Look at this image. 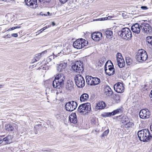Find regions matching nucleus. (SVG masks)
Here are the masks:
<instances>
[{
  "label": "nucleus",
  "mask_w": 152,
  "mask_h": 152,
  "mask_svg": "<svg viewBox=\"0 0 152 152\" xmlns=\"http://www.w3.org/2000/svg\"><path fill=\"white\" fill-rule=\"evenodd\" d=\"M65 76L62 73L58 74L55 77L53 83V87L57 89L62 88L64 85Z\"/></svg>",
  "instance_id": "obj_1"
},
{
  "label": "nucleus",
  "mask_w": 152,
  "mask_h": 152,
  "mask_svg": "<svg viewBox=\"0 0 152 152\" xmlns=\"http://www.w3.org/2000/svg\"><path fill=\"white\" fill-rule=\"evenodd\" d=\"M118 34L120 37L127 40L131 39L132 37V32L128 28H123L118 32Z\"/></svg>",
  "instance_id": "obj_2"
},
{
  "label": "nucleus",
  "mask_w": 152,
  "mask_h": 152,
  "mask_svg": "<svg viewBox=\"0 0 152 152\" xmlns=\"http://www.w3.org/2000/svg\"><path fill=\"white\" fill-rule=\"evenodd\" d=\"M91 110V104L89 103H84L80 105L77 109L78 112L85 115Z\"/></svg>",
  "instance_id": "obj_3"
},
{
  "label": "nucleus",
  "mask_w": 152,
  "mask_h": 152,
  "mask_svg": "<svg viewBox=\"0 0 152 152\" xmlns=\"http://www.w3.org/2000/svg\"><path fill=\"white\" fill-rule=\"evenodd\" d=\"M147 58V54L145 50L142 49L138 50L136 56V58L137 61L139 62L145 61Z\"/></svg>",
  "instance_id": "obj_4"
},
{
  "label": "nucleus",
  "mask_w": 152,
  "mask_h": 152,
  "mask_svg": "<svg viewBox=\"0 0 152 152\" xmlns=\"http://www.w3.org/2000/svg\"><path fill=\"white\" fill-rule=\"evenodd\" d=\"M75 83L79 88L83 87L85 85V81L84 78L80 75H76L74 77Z\"/></svg>",
  "instance_id": "obj_5"
},
{
  "label": "nucleus",
  "mask_w": 152,
  "mask_h": 152,
  "mask_svg": "<svg viewBox=\"0 0 152 152\" xmlns=\"http://www.w3.org/2000/svg\"><path fill=\"white\" fill-rule=\"evenodd\" d=\"M88 42L85 39L80 38L77 39L73 43L74 48H83L88 45Z\"/></svg>",
  "instance_id": "obj_6"
},
{
  "label": "nucleus",
  "mask_w": 152,
  "mask_h": 152,
  "mask_svg": "<svg viewBox=\"0 0 152 152\" xmlns=\"http://www.w3.org/2000/svg\"><path fill=\"white\" fill-rule=\"evenodd\" d=\"M72 68L74 71L80 73L83 70V64L80 61H76L72 65Z\"/></svg>",
  "instance_id": "obj_7"
},
{
  "label": "nucleus",
  "mask_w": 152,
  "mask_h": 152,
  "mask_svg": "<svg viewBox=\"0 0 152 152\" xmlns=\"http://www.w3.org/2000/svg\"><path fill=\"white\" fill-rule=\"evenodd\" d=\"M77 105L76 102L72 101L67 103L65 105V107L66 111L71 112L76 108Z\"/></svg>",
  "instance_id": "obj_8"
},
{
  "label": "nucleus",
  "mask_w": 152,
  "mask_h": 152,
  "mask_svg": "<svg viewBox=\"0 0 152 152\" xmlns=\"http://www.w3.org/2000/svg\"><path fill=\"white\" fill-rule=\"evenodd\" d=\"M141 30L145 33L149 34L152 31V27L148 24L142 23L141 24Z\"/></svg>",
  "instance_id": "obj_9"
},
{
  "label": "nucleus",
  "mask_w": 152,
  "mask_h": 152,
  "mask_svg": "<svg viewBox=\"0 0 152 152\" xmlns=\"http://www.w3.org/2000/svg\"><path fill=\"white\" fill-rule=\"evenodd\" d=\"M150 113L147 109L141 110L139 113L140 117L142 119L148 118L150 117Z\"/></svg>",
  "instance_id": "obj_10"
},
{
  "label": "nucleus",
  "mask_w": 152,
  "mask_h": 152,
  "mask_svg": "<svg viewBox=\"0 0 152 152\" xmlns=\"http://www.w3.org/2000/svg\"><path fill=\"white\" fill-rule=\"evenodd\" d=\"M107 62L105 65L104 70L105 73L108 75H113L115 73V69L114 68L113 64L112 65L108 66V67H107Z\"/></svg>",
  "instance_id": "obj_11"
},
{
  "label": "nucleus",
  "mask_w": 152,
  "mask_h": 152,
  "mask_svg": "<svg viewBox=\"0 0 152 152\" xmlns=\"http://www.w3.org/2000/svg\"><path fill=\"white\" fill-rule=\"evenodd\" d=\"M116 58L118 66L120 68L124 67L125 65V63L122 55L120 53H118Z\"/></svg>",
  "instance_id": "obj_12"
},
{
  "label": "nucleus",
  "mask_w": 152,
  "mask_h": 152,
  "mask_svg": "<svg viewBox=\"0 0 152 152\" xmlns=\"http://www.w3.org/2000/svg\"><path fill=\"white\" fill-rule=\"evenodd\" d=\"M114 88L115 91L116 92L121 93L124 92V88L123 83H118L114 85Z\"/></svg>",
  "instance_id": "obj_13"
},
{
  "label": "nucleus",
  "mask_w": 152,
  "mask_h": 152,
  "mask_svg": "<svg viewBox=\"0 0 152 152\" xmlns=\"http://www.w3.org/2000/svg\"><path fill=\"white\" fill-rule=\"evenodd\" d=\"M141 25H140L138 23H136L133 25L131 27V29L133 33L138 34L140 33Z\"/></svg>",
  "instance_id": "obj_14"
},
{
  "label": "nucleus",
  "mask_w": 152,
  "mask_h": 152,
  "mask_svg": "<svg viewBox=\"0 0 152 152\" xmlns=\"http://www.w3.org/2000/svg\"><path fill=\"white\" fill-rule=\"evenodd\" d=\"M102 37V34L99 32H94L91 34L92 39L95 41H99Z\"/></svg>",
  "instance_id": "obj_15"
},
{
  "label": "nucleus",
  "mask_w": 152,
  "mask_h": 152,
  "mask_svg": "<svg viewBox=\"0 0 152 152\" xmlns=\"http://www.w3.org/2000/svg\"><path fill=\"white\" fill-rule=\"evenodd\" d=\"M145 129H143L138 132L137 135L140 140L143 142H145Z\"/></svg>",
  "instance_id": "obj_16"
},
{
  "label": "nucleus",
  "mask_w": 152,
  "mask_h": 152,
  "mask_svg": "<svg viewBox=\"0 0 152 152\" xmlns=\"http://www.w3.org/2000/svg\"><path fill=\"white\" fill-rule=\"evenodd\" d=\"M67 62L64 61L60 64L57 67V71L59 72H63L64 71L65 68L67 66Z\"/></svg>",
  "instance_id": "obj_17"
},
{
  "label": "nucleus",
  "mask_w": 152,
  "mask_h": 152,
  "mask_svg": "<svg viewBox=\"0 0 152 152\" xmlns=\"http://www.w3.org/2000/svg\"><path fill=\"white\" fill-rule=\"evenodd\" d=\"M37 0H25V2L27 5L31 8H33L34 5H37Z\"/></svg>",
  "instance_id": "obj_18"
},
{
  "label": "nucleus",
  "mask_w": 152,
  "mask_h": 152,
  "mask_svg": "<svg viewBox=\"0 0 152 152\" xmlns=\"http://www.w3.org/2000/svg\"><path fill=\"white\" fill-rule=\"evenodd\" d=\"M104 93L105 95L110 96L112 95L113 92L109 86H106L104 89Z\"/></svg>",
  "instance_id": "obj_19"
},
{
  "label": "nucleus",
  "mask_w": 152,
  "mask_h": 152,
  "mask_svg": "<svg viewBox=\"0 0 152 152\" xmlns=\"http://www.w3.org/2000/svg\"><path fill=\"white\" fill-rule=\"evenodd\" d=\"M72 51V48H64L60 52H58V56H62V55H65L69 53Z\"/></svg>",
  "instance_id": "obj_20"
},
{
  "label": "nucleus",
  "mask_w": 152,
  "mask_h": 152,
  "mask_svg": "<svg viewBox=\"0 0 152 152\" xmlns=\"http://www.w3.org/2000/svg\"><path fill=\"white\" fill-rule=\"evenodd\" d=\"M69 120L70 122L74 124L76 123L77 121V116L76 113H72L69 116Z\"/></svg>",
  "instance_id": "obj_21"
},
{
  "label": "nucleus",
  "mask_w": 152,
  "mask_h": 152,
  "mask_svg": "<svg viewBox=\"0 0 152 152\" xmlns=\"http://www.w3.org/2000/svg\"><path fill=\"white\" fill-rule=\"evenodd\" d=\"M106 106L105 103L103 101H101L96 104L95 107L97 110H101L103 109Z\"/></svg>",
  "instance_id": "obj_22"
},
{
  "label": "nucleus",
  "mask_w": 152,
  "mask_h": 152,
  "mask_svg": "<svg viewBox=\"0 0 152 152\" xmlns=\"http://www.w3.org/2000/svg\"><path fill=\"white\" fill-rule=\"evenodd\" d=\"M145 142H148L151 139L152 135L150 134L149 131L147 129H145Z\"/></svg>",
  "instance_id": "obj_23"
},
{
  "label": "nucleus",
  "mask_w": 152,
  "mask_h": 152,
  "mask_svg": "<svg viewBox=\"0 0 152 152\" xmlns=\"http://www.w3.org/2000/svg\"><path fill=\"white\" fill-rule=\"evenodd\" d=\"M15 125V124H6L5 126V129L7 131L12 132L14 130V127Z\"/></svg>",
  "instance_id": "obj_24"
},
{
  "label": "nucleus",
  "mask_w": 152,
  "mask_h": 152,
  "mask_svg": "<svg viewBox=\"0 0 152 152\" xmlns=\"http://www.w3.org/2000/svg\"><path fill=\"white\" fill-rule=\"evenodd\" d=\"M91 79V86L97 85L100 83V80L97 77H92Z\"/></svg>",
  "instance_id": "obj_25"
},
{
  "label": "nucleus",
  "mask_w": 152,
  "mask_h": 152,
  "mask_svg": "<svg viewBox=\"0 0 152 152\" xmlns=\"http://www.w3.org/2000/svg\"><path fill=\"white\" fill-rule=\"evenodd\" d=\"M89 98V95L86 93L83 94L80 96V100L81 102H85L88 100Z\"/></svg>",
  "instance_id": "obj_26"
},
{
  "label": "nucleus",
  "mask_w": 152,
  "mask_h": 152,
  "mask_svg": "<svg viewBox=\"0 0 152 152\" xmlns=\"http://www.w3.org/2000/svg\"><path fill=\"white\" fill-rule=\"evenodd\" d=\"M104 34L106 35V38L108 39H110L113 37V32L110 30H107L104 33Z\"/></svg>",
  "instance_id": "obj_27"
},
{
  "label": "nucleus",
  "mask_w": 152,
  "mask_h": 152,
  "mask_svg": "<svg viewBox=\"0 0 152 152\" xmlns=\"http://www.w3.org/2000/svg\"><path fill=\"white\" fill-rule=\"evenodd\" d=\"M120 121L122 124L124 125L129 121V119L126 115H124L120 118Z\"/></svg>",
  "instance_id": "obj_28"
},
{
  "label": "nucleus",
  "mask_w": 152,
  "mask_h": 152,
  "mask_svg": "<svg viewBox=\"0 0 152 152\" xmlns=\"http://www.w3.org/2000/svg\"><path fill=\"white\" fill-rule=\"evenodd\" d=\"M48 50H45L44 51L42 52L41 53L36 54L35 55V57H34V59L35 61H38L41 57L42 55L46 53L47 52V51Z\"/></svg>",
  "instance_id": "obj_29"
},
{
  "label": "nucleus",
  "mask_w": 152,
  "mask_h": 152,
  "mask_svg": "<svg viewBox=\"0 0 152 152\" xmlns=\"http://www.w3.org/2000/svg\"><path fill=\"white\" fill-rule=\"evenodd\" d=\"M73 86V83L70 81H68L66 84V88L69 90H71L72 89Z\"/></svg>",
  "instance_id": "obj_30"
},
{
  "label": "nucleus",
  "mask_w": 152,
  "mask_h": 152,
  "mask_svg": "<svg viewBox=\"0 0 152 152\" xmlns=\"http://www.w3.org/2000/svg\"><path fill=\"white\" fill-rule=\"evenodd\" d=\"M134 125L133 123L132 122H130L129 120V121L126 123L124 125V127L127 129H129L132 128Z\"/></svg>",
  "instance_id": "obj_31"
},
{
  "label": "nucleus",
  "mask_w": 152,
  "mask_h": 152,
  "mask_svg": "<svg viewBox=\"0 0 152 152\" xmlns=\"http://www.w3.org/2000/svg\"><path fill=\"white\" fill-rule=\"evenodd\" d=\"M123 109L122 108L117 109L113 111V114L115 115L117 114L123 113Z\"/></svg>",
  "instance_id": "obj_32"
},
{
  "label": "nucleus",
  "mask_w": 152,
  "mask_h": 152,
  "mask_svg": "<svg viewBox=\"0 0 152 152\" xmlns=\"http://www.w3.org/2000/svg\"><path fill=\"white\" fill-rule=\"evenodd\" d=\"M126 61L127 64L128 65H130L132 64V60L129 57H126Z\"/></svg>",
  "instance_id": "obj_33"
},
{
  "label": "nucleus",
  "mask_w": 152,
  "mask_h": 152,
  "mask_svg": "<svg viewBox=\"0 0 152 152\" xmlns=\"http://www.w3.org/2000/svg\"><path fill=\"white\" fill-rule=\"evenodd\" d=\"M91 78H92V77L91 76H88V77H86V81L88 85H90L91 81Z\"/></svg>",
  "instance_id": "obj_34"
},
{
  "label": "nucleus",
  "mask_w": 152,
  "mask_h": 152,
  "mask_svg": "<svg viewBox=\"0 0 152 152\" xmlns=\"http://www.w3.org/2000/svg\"><path fill=\"white\" fill-rule=\"evenodd\" d=\"M108 42H103L100 45L102 47H104L105 48H108L109 47Z\"/></svg>",
  "instance_id": "obj_35"
},
{
  "label": "nucleus",
  "mask_w": 152,
  "mask_h": 152,
  "mask_svg": "<svg viewBox=\"0 0 152 152\" xmlns=\"http://www.w3.org/2000/svg\"><path fill=\"white\" fill-rule=\"evenodd\" d=\"M108 43H109V47H114L115 45V44L116 42V41H113L112 42H110V41H109Z\"/></svg>",
  "instance_id": "obj_36"
},
{
  "label": "nucleus",
  "mask_w": 152,
  "mask_h": 152,
  "mask_svg": "<svg viewBox=\"0 0 152 152\" xmlns=\"http://www.w3.org/2000/svg\"><path fill=\"white\" fill-rule=\"evenodd\" d=\"M109 129H107L102 134L101 137H104L105 136H106L109 133Z\"/></svg>",
  "instance_id": "obj_37"
},
{
  "label": "nucleus",
  "mask_w": 152,
  "mask_h": 152,
  "mask_svg": "<svg viewBox=\"0 0 152 152\" xmlns=\"http://www.w3.org/2000/svg\"><path fill=\"white\" fill-rule=\"evenodd\" d=\"M111 18H112L111 16H108V17H107L100 18L98 19V20L102 21V20H107V19L109 20V19H110Z\"/></svg>",
  "instance_id": "obj_38"
},
{
  "label": "nucleus",
  "mask_w": 152,
  "mask_h": 152,
  "mask_svg": "<svg viewBox=\"0 0 152 152\" xmlns=\"http://www.w3.org/2000/svg\"><path fill=\"white\" fill-rule=\"evenodd\" d=\"M142 88L144 90H147L148 88V86L146 84H145L142 86Z\"/></svg>",
  "instance_id": "obj_39"
},
{
  "label": "nucleus",
  "mask_w": 152,
  "mask_h": 152,
  "mask_svg": "<svg viewBox=\"0 0 152 152\" xmlns=\"http://www.w3.org/2000/svg\"><path fill=\"white\" fill-rule=\"evenodd\" d=\"M51 0H38L39 2L44 3L45 2L49 3Z\"/></svg>",
  "instance_id": "obj_40"
},
{
  "label": "nucleus",
  "mask_w": 152,
  "mask_h": 152,
  "mask_svg": "<svg viewBox=\"0 0 152 152\" xmlns=\"http://www.w3.org/2000/svg\"><path fill=\"white\" fill-rule=\"evenodd\" d=\"M10 137V136H8L5 138H3V140L4 141H8L9 140V137Z\"/></svg>",
  "instance_id": "obj_41"
},
{
  "label": "nucleus",
  "mask_w": 152,
  "mask_h": 152,
  "mask_svg": "<svg viewBox=\"0 0 152 152\" xmlns=\"http://www.w3.org/2000/svg\"><path fill=\"white\" fill-rule=\"evenodd\" d=\"M115 99L117 102H118L120 99V97L118 95H116L115 97Z\"/></svg>",
  "instance_id": "obj_42"
},
{
  "label": "nucleus",
  "mask_w": 152,
  "mask_h": 152,
  "mask_svg": "<svg viewBox=\"0 0 152 152\" xmlns=\"http://www.w3.org/2000/svg\"><path fill=\"white\" fill-rule=\"evenodd\" d=\"M141 8L143 10H145L148 9V8L146 6H142L141 7Z\"/></svg>",
  "instance_id": "obj_43"
},
{
  "label": "nucleus",
  "mask_w": 152,
  "mask_h": 152,
  "mask_svg": "<svg viewBox=\"0 0 152 152\" xmlns=\"http://www.w3.org/2000/svg\"><path fill=\"white\" fill-rule=\"evenodd\" d=\"M107 114H108V117L114 115V114H113V111L111 113H107Z\"/></svg>",
  "instance_id": "obj_44"
},
{
  "label": "nucleus",
  "mask_w": 152,
  "mask_h": 152,
  "mask_svg": "<svg viewBox=\"0 0 152 152\" xmlns=\"http://www.w3.org/2000/svg\"><path fill=\"white\" fill-rule=\"evenodd\" d=\"M11 36L13 37H17L18 36V34L17 33H14L12 34Z\"/></svg>",
  "instance_id": "obj_45"
},
{
  "label": "nucleus",
  "mask_w": 152,
  "mask_h": 152,
  "mask_svg": "<svg viewBox=\"0 0 152 152\" xmlns=\"http://www.w3.org/2000/svg\"><path fill=\"white\" fill-rule=\"evenodd\" d=\"M42 127V125L41 124H38V125H36L35 127L36 128L39 127V128H40Z\"/></svg>",
  "instance_id": "obj_46"
},
{
  "label": "nucleus",
  "mask_w": 152,
  "mask_h": 152,
  "mask_svg": "<svg viewBox=\"0 0 152 152\" xmlns=\"http://www.w3.org/2000/svg\"><path fill=\"white\" fill-rule=\"evenodd\" d=\"M149 97H150L151 100H152V90H151L149 95Z\"/></svg>",
  "instance_id": "obj_47"
},
{
  "label": "nucleus",
  "mask_w": 152,
  "mask_h": 152,
  "mask_svg": "<svg viewBox=\"0 0 152 152\" xmlns=\"http://www.w3.org/2000/svg\"><path fill=\"white\" fill-rule=\"evenodd\" d=\"M102 116L105 117H108V114H107V113H105L104 114H103Z\"/></svg>",
  "instance_id": "obj_48"
},
{
  "label": "nucleus",
  "mask_w": 152,
  "mask_h": 152,
  "mask_svg": "<svg viewBox=\"0 0 152 152\" xmlns=\"http://www.w3.org/2000/svg\"><path fill=\"white\" fill-rule=\"evenodd\" d=\"M60 1L63 3H65L67 1V0H59Z\"/></svg>",
  "instance_id": "obj_49"
},
{
  "label": "nucleus",
  "mask_w": 152,
  "mask_h": 152,
  "mask_svg": "<svg viewBox=\"0 0 152 152\" xmlns=\"http://www.w3.org/2000/svg\"><path fill=\"white\" fill-rule=\"evenodd\" d=\"M15 27H12V28H9V29L7 30V31H11V30H13L15 29Z\"/></svg>",
  "instance_id": "obj_50"
},
{
  "label": "nucleus",
  "mask_w": 152,
  "mask_h": 152,
  "mask_svg": "<svg viewBox=\"0 0 152 152\" xmlns=\"http://www.w3.org/2000/svg\"><path fill=\"white\" fill-rule=\"evenodd\" d=\"M122 15L124 17V18H126V15L124 13H122Z\"/></svg>",
  "instance_id": "obj_51"
},
{
  "label": "nucleus",
  "mask_w": 152,
  "mask_h": 152,
  "mask_svg": "<svg viewBox=\"0 0 152 152\" xmlns=\"http://www.w3.org/2000/svg\"><path fill=\"white\" fill-rule=\"evenodd\" d=\"M42 29H41L39 31H38L37 33H38V34H39L40 33H41L43 31H42Z\"/></svg>",
  "instance_id": "obj_52"
},
{
  "label": "nucleus",
  "mask_w": 152,
  "mask_h": 152,
  "mask_svg": "<svg viewBox=\"0 0 152 152\" xmlns=\"http://www.w3.org/2000/svg\"><path fill=\"white\" fill-rule=\"evenodd\" d=\"M104 58H101V62H100V63H101V62H102V63H103L104 62Z\"/></svg>",
  "instance_id": "obj_53"
},
{
  "label": "nucleus",
  "mask_w": 152,
  "mask_h": 152,
  "mask_svg": "<svg viewBox=\"0 0 152 152\" xmlns=\"http://www.w3.org/2000/svg\"><path fill=\"white\" fill-rule=\"evenodd\" d=\"M6 37L10 38V36L9 34H7L6 36Z\"/></svg>",
  "instance_id": "obj_54"
},
{
  "label": "nucleus",
  "mask_w": 152,
  "mask_h": 152,
  "mask_svg": "<svg viewBox=\"0 0 152 152\" xmlns=\"http://www.w3.org/2000/svg\"><path fill=\"white\" fill-rule=\"evenodd\" d=\"M47 28V27H43L42 29V31H44V30H45V29H46Z\"/></svg>",
  "instance_id": "obj_55"
},
{
  "label": "nucleus",
  "mask_w": 152,
  "mask_h": 152,
  "mask_svg": "<svg viewBox=\"0 0 152 152\" xmlns=\"http://www.w3.org/2000/svg\"><path fill=\"white\" fill-rule=\"evenodd\" d=\"M50 14V13L48 12L47 13V14H44V15H49Z\"/></svg>",
  "instance_id": "obj_56"
},
{
  "label": "nucleus",
  "mask_w": 152,
  "mask_h": 152,
  "mask_svg": "<svg viewBox=\"0 0 152 152\" xmlns=\"http://www.w3.org/2000/svg\"><path fill=\"white\" fill-rule=\"evenodd\" d=\"M72 4H73V1H71V3H70V4H69V5L70 6H71V5H72Z\"/></svg>",
  "instance_id": "obj_57"
},
{
  "label": "nucleus",
  "mask_w": 152,
  "mask_h": 152,
  "mask_svg": "<svg viewBox=\"0 0 152 152\" xmlns=\"http://www.w3.org/2000/svg\"><path fill=\"white\" fill-rule=\"evenodd\" d=\"M52 24L53 26H54L55 25V23L54 22H52Z\"/></svg>",
  "instance_id": "obj_58"
},
{
  "label": "nucleus",
  "mask_w": 152,
  "mask_h": 152,
  "mask_svg": "<svg viewBox=\"0 0 152 152\" xmlns=\"http://www.w3.org/2000/svg\"><path fill=\"white\" fill-rule=\"evenodd\" d=\"M150 129L151 131L152 132V123L150 126Z\"/></svg>",
  "instance_id": "obj_59"
},
{
  "label": "nucleus",
  "mask_w": 152,
  "mask_h": 152,
  "mask_svg": "<svg viewBox=\"0 0 152 152\" xmlns=\"http://www.w3.org/2000/svg\"><path fill=\"white\" fill-rule=\"evenodd\" d=\"M15 28L16 29V28H20V26H15Z\"/></svg>",
  "instance_id": "obj_60"
},
{
  "label": "nucleus",
  "mask_w": 152,
  "mask_h": 152,
  "mask_svg": "<svg viewBox=\"0 0 152 152\" xmlns=\"http://www.w3.org/2000/svg\"><path fill=\"white\" fill-rule=\"evenodd\" d=\"M3 86V85H0V88Z\"/></svg>",
  "instance_id": "obj_61"
},
{
  "label": "nucleus",
  "mask_w": 152,
  "mask_h": 152,
  "mask_svg": "<svg viewBox=\"0 0 152 152\" xmlns=\"http://www.w3.org/2000/svg\"><path fill=\"white\" fill-rule=\"evenodd\" d=\"M1 140L0 139V143H1Z\"/></svg>",
  "instance_id": "obj_62"
},
{
  "label": "nucleus",
  "mask_w": 152,
  "mask_h": 152,
  "mask_svg": "<svg viewBox=\"0 0 152 152\" xmlns=\"http://www.w3.org/2000/svg\"><path fill=\"white\" fill-rule=\"evenodd\" d=\"M2 1H6V0H2Z\"/></svg>",
  "instance_id": "obj_63"
},
{
  "label": "nucleus",
  "mask_w": 152,
  "mask_h": 152,
  "mask_svg": "<svg viewBox=\"0 0 152 152\" xmlns=\"http://www.w3.org/2000/svg\"><path fill=\"white\" fill-rule=\"evenodd\" d=\"M103 130H104V129H103V128H102V131H103Z\"/></svg>",
  "instance_id": "obj_64"
}]
</instances>
